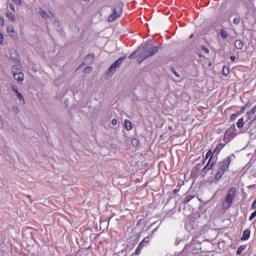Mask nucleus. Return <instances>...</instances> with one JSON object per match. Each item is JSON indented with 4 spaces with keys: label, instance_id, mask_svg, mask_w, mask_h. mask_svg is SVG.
<instances>
[{
    "label": "nucleus",
    "instance_id": "f257e3e1",
    "mask_svg": "<svg viewBox=\"0 0 256 256\" xmlns=\"http://www.w3.org/2000/svg\"><path fill=\"white\" fill-rule=\"evenodd\" d=\"M144 52L141 54V60L138 63H143L148 57H153L155 53L159 52V46H153L149 48V42L143 44Z\"/></svg>",
    "mask_w": 256,
    "mask_h": 256
},
{
    "label": "nucleus",
    "instance_id": "f03ea898",
    "mask_svg": "<svg viewBox=\"0 0 256 256\" xmlns=\"http://www.w3.org/2000/svg\"><path fill=\"white\" fill-rule=\"evenodd\" d=\"M229 165H231V158L227 157L223 161L219 162L218 169L216 171L215 179L216 181L221 180V177L225 175V170L229 169Z\"/></svg>",
    "mask_w": 256,
    "mask_h": 256
},
{
    "label": "nucleus",
    "instance_id": "7ed1b4c3",
    "mask_svg": "<svg viewBox=\"0 0 256 256\" xmlns=\"http://www.w3.org/2000/svg\"><path fill=\"white\" fill-rule=\"evenodd\" d=\"M121 13H123V3L118 2L112 9V13L108 16L109 23H113V21L119 19V17H121Z\"/></svg>",
    "mask_w": 256,
    "mask_h": 256
},
{
    "label": "nucleus",
    "instance_id": "20e7f679",
    "mask_svg": "<svg viewBox=\"0 0 256 256\" xmlns=\"http://www.w3.org/2000/svg\"><path fill=\"white\" fill-rule=\"evenodd\" d=\"M235 195H237V188L232 187L229 189L228 194L226 195L225 200L222 203L223 209H229L233 200L235 199Z\"/></svg>",
    "mask_w": 256,
    "mask_h": 256
},
{
    "label": "nucleus",
    "instance_id": "39448f33",
    "mask_svg": "<svg viewBox=\"0 0 256 256\" xmlns=\"http://www.w3.org/2000/svg\"><path fill=\"white\" fill-rule=\"evenodd\" d=\"M123 61H125V56L124 57H120L118 60H116L108 69V71L106 72V75H108V77H113V75H115V72L117 71V69H119L123 63Z\"/></svg>",
    "mask_w": 256,
    "mask_h": 256
},
{
    "label": "nucleus",
    "instance_id": "423d86ee",
    "mask_svg": "<svg viewBox=\"0 0 256 256\" xmlns=\"http://www.w3.org/2000/svg\"><path fill=\"white\" fill-rule=\"evenodd\" d=\"M214 153H216V155L219 153V151H217V148L214 151L209 150L206 154V159H209V161L204 167V169H207V171H210V169H213V163H211V159H213Z\"/></svg>",
    "mask_w": 256,
    "mask_h": 256
},
{
    "label": "nucleus",
    "instance_id": "0eeeda50",
    "mask_svg": "<svg viewBox=\"0 0 256 256\" xmlns=\"http://www.w3.org/2000/svg\"><path fill=\"white\" fill-rule=\"evenodd\" d=\"M12 73L15 81H17L18 83H23V81L25 80V74H23V72L19 70L15 71V68H13Z\"/></svg>",
    "mask_w": 256,
    "mask_h": 256
},
{
    "label": "nucleus",
    "instance_id": "6e6552de",
    "mask_svg": "<svg viewBox=\"0 0 256 256\" xmlns=\"http://www.w3.org/2000/svg\"><path fill=\"white\" fill-rule=\"evenodd\" d=\"M12 91L15 92L17 99H19V101H22L23 105H25V97L23 96V94H21V92H19L17 86L12 85Z\"/></svg>",
    "mask_w": 256,
    "mask_h": 256
},
{
    "label": "nucleus",
    "instance_id": "1a4fd4ad",
    "mask_svg": "<svg viewBox=\"0 0 256 256\" xmlns=\"http://www.w3.org/2000/svg\"><path fill=\"white\" fill-rule=\"evenodd\" d=\"M7 33L11 36V37H17V32L15 31V28L13 26H8L7 28Z\"/></svg>",
    "mask_w": 256,
    "mask_h": 256
},
{
    "label": "nucleus",
    "instance_id": "9d476101",
    "mask_svg": "<svg viewBox=\"0 0 256 256\" xmlns=\"http://www.w3.org/2000/svg\"><path fill=\"white\" fill-rule=\"evenodd\" d=\"M249 237H251V231L244 230L242 237H241V241H247V239H249Z\"/></svg>",
    "mask_w": 256,
    "mask_h": 256
},
{
    "label": "nucleus",
    "instance_id": "9b49d317",
    "mask_svg": "<svg viewBox=\"0 0 256 256\" xmlns=\"http://www.w3.org/2000/svg\"><path fill=\"white\" fill-rule=\"evenodd\" d=\"M6 17H7V19H9V21H11L12 23H15V21H16L15 14H13L12 12L7 11L6 12Z\"/></svg>",
    "mask_w": 256,
    "mask_h": 256
},
{
    "label": "nucleus",
    "instance_id": "f8f14e48",
    "mask_svg": "<svg viewBox=\"0 0 256 256\" xmlns=\"http://www.w3.org/2000/svg\"><path fill=\"white\" fill-rule=\"evenodd\" d=\"M234 47H235L236 49H243V47H245V44H244L243 41H241V40H236V41L234 42Z\"/></svg>",
    "mask_w": 256,
    "mask_h": 256
},
{
    "label": "nucleus",
    "instance_id": "ddd939ff",
    "mask_svg": "<svg viewBox=\"0 0 256 256\" xmlns=\"http://www.w3.org/2000/svg\"><path fill=\"white\" fill-rule=\"evenodd\" d=\"M39 15H41L42 19H49V14L43 8L39 9Z\"/></svg>",
    "mask_w": 256,
    "mask_h": 256
},
{
    "label": "nucleus",
    "instance_id": "4468645a",
    "mask_svg": "<svg viewBox=\"0 0 256 256\" xmlns=\"http://www.w3.org/2000/svg\"><path fill=\"white\" fill-rule=\"evenodd\" d=\"M124 125H125L126 131H131V129H133V126L131 125V121L129 120H125Z\"/></svg>",
    "mask_w": 256,
    "mask_h": 256
},
{
    "label": "nucleus",
    "instance_id": "2eb2a0df",
    "mask_svg": "<svg viewBox=\"0 0 256 256\" xmlns=\"http://www.w3.org/2000/svg\"><path fill=\"white\" fill-rule=\"evenodd\" d=\"M243 125H245V120L243 118H240L236 123V127H238V129H241L243 128Z\"/></svg>",
    "mask_w": 256,
    "mask_h": 256
},
{
    "label": "nucleus",
    "instance_id": "dca6fc26",
    "mask_svg": "<svg viewBox=\"0 0 256 256\" xmlns=\"http://www.w3.org/2000/svg\"><path fill=\"white\" fill-rule=\"evenodd\" d=\"M220 36L222 37V39H228L229 34L226 32L225 29H221L220 30Z\"/></svg>",
    "mask_w": 256,
    "mask_h": 256
},
{
    "label": "nucleus",
    "instance_id": "f3484780",
    "mask_svg": "<svg viewBox=\"0 0 256 256\" xmlns=\"http://www.w3.org/2000/svg\"><path fill=\"white\" fill-rule=\"evenodd\" d=\"M12 113H14L15 115H19V113H21V110L17 105H14L12 106Z\"/></svg>",
    "mask_w": 256,
    "mask_h": 256
},
{
    "label": "nucleus",
    "instance_id": "a211bd4d",
    "mask_svg": "<svg viewBox=\"0 0 256 256\" xmlns=\"http://www.w3.org/2000/svg\"><path fill=\"white\" fill-rule=\"evenodd\" d=\"M143 243H145V240H143V241L139 244V246L136 248V251H135L136 255H141V248L143 247Z\"/></svg>",
    "mask_w": 256,
    "mask_h": 256
},
{
    "label": "nucleus",
    "instance_id": "6ab92c4d",
    "mask_svg": "<svg viewBox=\"0 0 256 256\" xmlns=\"http://www.w3.org/2000/svg\"><path fill=\"white\" fill-rule=\"evenodd\" d=\"M192 199H195V195H188V196H186V198L183 200V203L187 204V203H189V201H191Z\"/></svg>",
    "mask_w": 256,
    "mask_h": 256
},
{
    "label": "nucleus",
    "instance_id": "aec40b11",
    "mask_svg": "<svg viewBox=\"0 0 256 256\" xmlns=\"http://www.w3.org/2000/svg\"><path fill=\"white\" fill-rule=\"evenodd\" d=\"M245 249H247L246 245L239 246V248L237 250V255H241V253H243V251H245Z\"/></svg>",
    "mask_w": 256,
    "mask_h": 256
},
{
    "label": "nucleus",
    "instance_id": "412c9836",
    "mask_svg": "<svg viewBox=\"0 0 256 256\" xmlns=\"http://www.w3.org/2000/svg\"><path fill=\"white\" fill-rule=\"evenodd\" d=\"M222 75H224L225 77H227V75H229V67H226V66L223 67Z\"/></svg>",
    "mask_w": 256,
    "mask_h": 256
},
{
    "label": "nucleus",
    "instance_id": "4be33fe9",
    "mask_svg": "<svg viewBox=\"0 0 256 256\" xmlns=\"http://www.w3.org/2000/svg\"><path fill=\"white\" fill-rule=\"evenodd\" d=\"M131 144L133 145V147H139V139L133 138Z\"/></svg>",
    "mask_w": 256,
    "mask_h": 256
},
{
    "label": "nucleus",
    "instance_id": "5701e85b",
    "mask_svg": "<svg viewBox=\"0 0 256 256\" xmlns=\"http://www.w3.org/2000/svg\"><path fill=\"white\" fill-rule=\"evenodd\" d=\"M14 5H17L18 7H21L23 5V0H12Z\"/></svg>",
    "mask_w": 256,
    "mask_h": 256
},
{
    "label": "nucleus",
    "instance_id": "b1692460",
    "mask_svg": "<svg viewBox=\"0 0 256 256\" xmlns=\"http://www.w3.org/2000/svg\"><path fill=\"white\" fill-rule=\"evenodd\" d=\"M91 71H93V68H92V67H87V68L84 69V73H85L86 75H89V73H91Z\"/></svg>",
    "mask_w": 256,
    "mask_h": 256
},
{
    "label": "nucleus",
    "instance_id": "393cba45",
    "mask_svg": "<svg viewBox=\"0 0 256 256\" xmlns=\"http://www.w3.org/2000/svg\"><path fill=\"white\" fill-rule=\"evenodd\" d=\"M233 23L234 25H239V23H241V18H234Z\"/></svg>",
    "mask_w": 256,
    "mask_h": 256
},
{
    "label": "nucleus",
    "instance_id": "a878e982",
    "mask_svg": "<svg viewBox=\"0 0 256 256\" xmlns=\"http://www.w3.org/2000/svg\"><path fill=\"white\" fill-rule=\"evenodd\" d=\"M255 217H256V210L250 215L249 221H253Z\"/></svg>",
    "mask_w": 256,
    "mask_h": 256
},
{
    "label": "nucleus",
    "instance_id": "bb28decb",
    "mask_svg": "<svg viewBox=\"0 0 256 256\" xmlns=\"http://www.w3.org/2000/svg\"><path fill=\"white\" fill-rule=\"evenodd\" d=\"M94 57H95V56H93V55H88V56H86L85 60H86V61H89V60H90V61H93Z\"/></svg>",
    "mask_w": 256,
    "mask_h": 256
},
{
    "label": "nucleus",
    "instance_id": "cd10ccee",
    "mask_svg": "<svg viewBox=\"0 0 256 256\" xmlns=\"http://www.w3.org/2000/svg\"><path fill=\"white\" fill-rule=\"evenodd\" d=\"M4 24H5V20L0 17V27H3Z\"/></svg>",
    "mask_w": 256,
    "mask_h": 256
},
{
    "label": "nucleus",
    "instance_id": "c85d7f7f",
    "mask_svg": "<svg viewBox=\"0 0 256 256\" xmlns=\"http://www.w3.org/2000/svg\"><path fill=\"white\" fill-rule=\"evenodd\" d=\"M9 7H10L11 11H13L15 13V5L9 4Z\"/></svg>",
    "mask_w": 256,
    "mask_h": 256
},
{
    "label": "nucleus",
    "instance_id": "c756f323",
    "mask_svg": "<svg viewBox=\"0 0 256 256\" xmlns=\"http://www.w3.org/2000/svg\"><path fill=\"white\" fill-rule=\"evenodd\" d=\"M202 51H204V53H209L208 48H207V47H205V46H202Z\"/></svg>",
    "mask_w": 256,
    "mask_h": 256
},
{
    "label": "nucleus",
    "instance_id": "7c9ffc66",
    "mask_svg": "<svg viewBox=\"0 0 256 256\" xmlns=\"http://www.w3.org/2000/svg\"><path fill=\"white\" fill-rule=\"evenodd\" d=\"M111 123H112V125L116 126L117 125V119H112Z\"/></svg>",
    "mask_w": 256,
    "mask_h": 256
},
{
    "label": "nucleus",
    "instance_id": "2f4dec72",
    "mask_svg": "<svg viewBox=\"0 0 256 256\" xmlns=\"http://www.w3.org/2000/svg\"><path fill=\"white\" fill-rule=\"evenodd\" d=\"M129 59H135V52L129 56Z\"/></svg>",
    "mask_w": 256,
    "mask_h": 256
},
{
    "label": "nucleus",
    "instance_id": "473e14b6",
    "mask_svg": "<svg viewBox=\"0 0 256 256\" xmlns=\"http://www.w3.org/2000/svg\"><path fill=\"white\" fill-rule=\"evenodd\" d=\"M173 74L175 75V77H180L179 73H177V71L173 70Z\"/></svg>",
    "mask_w": 256,
    "mask_h": 256
},
{
    "label": "nucleus",
    "instance_id": "72a5a7b5",
    "mask_svg": "<svg viewBox=\"0 0 256 256\" xmlns=\"http://www.w3.org/2000/svg\"><path fill=\"white\" fill-rule=\"evenodd\" d=\"M3 127V118L0 116V128Z\"/></svg>",
    "mask_w": 256,
    "mask_h": 256
},
{
    "label": "nucleus",
    "instance_id": "f704fd0d",
    "mask_svg": "<svg viewBox=\"0 0 256 256\" xmlns=\"http://www.w3.org/2000/svg\"><path fill=\"white\" fill-rule=\"evenodd\" d=\"M252 209H256V202L255 201L252 203Z\"/></svg>",
    "mask_w": 256,
    "mask_h": 256
},
{
    "label": "nucleus",
    "instance_id": "c9c22d12",
    "mask_svg": "<svg viewBox=\"0 0 256 256\" xmlns=\"http://www.w3.org/2000/svg\"><path fill=\"white\" fill-rule=\"evenodd\" d=\"M3 41V34H0V43Z\"/></svg>",
    "mask_w": 256,
    "mask_h": 256
},
{
    "label": "nucleus",
    "instance_id": "e433bc0d",
    "mask_svg": "<svg viewBox=\"0 0 256 256\" xmlns=\"http://www.w3.org/2000/svg\"><path fill=\"white\" fill-rule=\"evenodd\" d=\"M231 61H235V56H230Z\"/></svg>",
    "mask_w": 256,
    "mask_h": 256
},
{
    "label": "nucleus",
    "instance_id": "4c0bfd02",
    "mask_svg": "<svg viewBox=\"0 0 256 256\" xmlns=\"http://www.w3.org/2000/svg\"><path fill=\"white\" fill-rule=\"evenodd\" d=\"M235 117H237V115H236V114H233V115L231 116V119H235Z\"/></svg>",
    "mask_w": 256,
    "mask_h": 256
},
{
    "label": "nucleus",
    "instance_id": "58836bf2",
    "mask_svg": "<svg viewBox=\"0 0 256 256\" xmlns=\"http://www.w3.org/2000/svg\"><path fill=\"white\" fill-rule=\"evenodd\" d=\"M181 243V241H178V242H176V245H179Z\"/></svg>",
    "mask_w": 256,
    "mask_h": 256
},
{
    "label": "nucleus",
    "instance_id": "ea45409f",
    "mask_svg": "<svg viewBox=\"0 0 256 256\" xmlns=\"http://www.w3.org/2000/svg\"><path fill=\"white\" fill-rule=\"evenodd\" d=\"M254 202L256 203V199L254 200Z\"/></svg>",
    "mask_w": 256,
    "mask_h": 256
}]
</instances>
